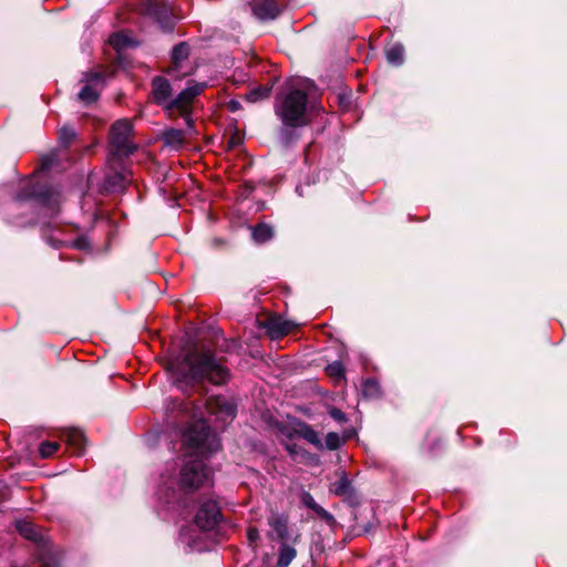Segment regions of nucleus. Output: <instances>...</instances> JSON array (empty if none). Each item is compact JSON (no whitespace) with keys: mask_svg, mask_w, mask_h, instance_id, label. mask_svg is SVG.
<instances>
[{"mask_svg":"<svg viewBox=\"0 0 567 567\" xmlns=\"http://www.w3.org/2000/svg\"><path fill=\"white\" fill-rule=\"evenodd\" d=\"M165 411L171 422L188 423L182 432L188 460L179 472L178 481L167 477L157 491L162 502L172 504L179 498L182 489L197 488L209 477L204 457L219 450L220 443L208 425L206 414L224 427L235 419L237 408L231 400L216 395L209 398L204 406L185 400L169 399L166 401Z\"/></svg>","mask_w":567,"mask_h":567,"instance_id":"nucleus-1","label":"nucleus"},{"mask_svg":"<svg viewBox=\"0 0 567 567\" xmlns=\"http://www.w3.org/2000/svg\"><path fill=\"white\" fill-rule=\"evenodd\" d=\"M169 369L174 374L175 383L181 389L203 381L220 385L229 379V370L210 350L190 349L182 357L172 360Z\"/></svg>","mask_w":567,"mask_h":567,"instance_id":"nucleus-2","label":"nucleus"},{"mask_svg":"<svg viewBox=\"0 0 567 567\" xmlns=\"http://www.w3.org/2000/svg\"><path fill=\"white\" fill-rule=\"evenodd\" d=\"M275 114L282 123L280 138L288 145L293 141L290 128L308 124L309 96L301 81H288L277 92L274 103Z\"/></svg>","mask_w":567,"mask_h":567,"instance_id":"nucleus-3","label":"nucleus"},{"mask_svg":"<svg viewBox=\"0 0 567 567\" xmlns=\"http://www.w3.org/2000/svg\"><path fill=\"white\" fill-rule=\"evenodd\" d=\"M29 198H35L40 210L45 217L53 218L60 212L61 194L52 186H31L22 189L17 195V199L24 200Z\"/></svg>","mask_w":567,"mask_h":567,"instance_id":"nucleus-4","label":"nucleus"},{"mask_svg":"<svg viewBox=\"0 0 567 567\" xmlns=\"http://www.w3.org/2000/svg\"><path fill=\"white\" fill-rule=\"evenodd\" d=\"M132 131V123L127 120L116 121L112 125L111 145L115 155L128 156L135 151V145L130 142Z\"/></svg>","mask_w":567,"mask_h":567,"instance_id":"nucleus-5","label":"nucleus"},{"mask_svg":"<svg viewBox=\"0 0 567 567\" xmlns=\"http://www.w3.org/2000/svg\"><path fill=\"white\" fill-rule=\"evenodd\" d=\"M206 86L207 84L205 82L188 84L176 97L171 100L168 111H178L184 116L187 124L190 125L189 106L193 100L199 95Z\"/></svg>","mask_w":567,"mask_h":567,"instance_id":"nucleus-6","label":"nucleus"},{"mask_svg":"<svg viewBox=\"0 0 567 567\" xmlns=\"http://www.w3.org/2000/svg\"><path fill=\"white\" fill-rule=\"evenodd\" d=\"M221 519L217 502L207 499L203 502L195 515L194 522L203 530H212Z\"/></svg>","mask_w":567,"mask_h":567,"instance_id":"nucleus-7","label":"nucleus"},{"mask_svg":"<svg viewBox=\"0 0 567 567\" xmlns=\"http://www.w3.org/2000/svg\"><path fill=\"white\" fill-rule=\"evenodd\" d=\"M152 100L168 110L172 100V85L164 76H155L152 80Z\"/></svg>","mask_w":567,"mask_h":567,"instance_id":"nucleus-8","label":"nucleus"},{"mask_svg":"<svg viewBox=\"0 0 567 567\" xmlns=\"http://www.w3.org/2000/svg\"><path fill=\"white\" fill-rule=\"evenodd\" d=\"M252 12L260 20H272L278 17L279 9L276 0H261L254 3Z\"/></svg>","mask_w":567,"mask_h":567,"instance_id":"nucleus-9","label":"nucleus"},{"mask_svg":"<svg viewBox=\"0 0 567 567\" xmlns=\"http://www.w3.org/2000/svg\"><path fill=\"white\" fill-rule=\"evenodd\" d=\"M62 439L73 450L75 454H81L84 451L85 436L80 429H66L62 434Z\"/></svg>","mask_w":567,"mask_h":567,"instance_id":"nucleus-10","label":"nucleus"},{"mask_svg":"<svg viewBox=\"0 0 567 567\" xmlns=\"http://www.w3.org/2000/svg\"><path fill=\"white\" fill-rule=\"evenodd\" d=\"M296 324L281 318H271L267 323V331L272 339H279L288 334Z\"/></svg>","mask_w":567,"mask_h":567,"instance_id":"nucleus-11","label":"nucleus"},{"mask_svg":"<svg viewBox=\"0 0 567 567\" xmlns=\"http://www.w3.org/2000/svg\"><path fill=\"white\" fill-rule=\"evenodd\" d=\"M268 523L271 528V537L282 542L289 538L288 518L286 516L272 515Z\"/></svg>","mask_w":567,"mask_h":567,"instance_id":"nucleus-12","label":"nucleus"},{"mask_svg":"<svg viewBox=\"0 0 567 567\" xmlns=\"http://www.w3.org/2000/svg\"><path fill=\"white\" fill-rule=\"evenodd\" d=\"M128 183L127 175L124 171H115L109 173L104 179V187L107 192H121Z\"/></svg>","mask_w":567,"mask_h":567,"instance_id":"nucleus-13","label":"nucleus"},{"mask_svg":"<svg viewBox=\"0 0 567 567\" xmlns=\"http://www.w3.org/2000/svg\"><path fill=\"white\" fill-rule=\"evenodd\" d=\"M81 81L101 92L106 84V74L100 70H90L83 73Z\"/></svg>","mask_w":567,"mask_h":567,"instance_id":"nucleus-14","label":"nucleus"},{"mask_svg":"<svg viewBox=\"0 0 567 567\" xmlns=\"http://www.w3.org/2000/svg\"><path fill=\"white\" fill-rule=\"evenodd\" d=\"M297 434L300 437L305 439L310 444L315 445L317 449H319V450L323 449V443L320 440L318 432L315 431L312 429V426H310L309 424L301 423L299 425V429L297 430Z\"/></svg>","mask_w":567,"mask_h":567,"instance_id":"nucleus-15","label":"nucleus"},{"mask_svg":"<svg viewBox=\"0 0 567 567\" xmlns=\"http://www.w3.org/2000/svg\"><path fill=\"white\" fill-rule=\"evenodd\" d=\"M296 556L297 550L292 546L282 543L278 551L277 567H288Z\"/></svg>","mask_w":567,"mask_h":567,"instance_id":"nucleus-16","label":"nucleus"},{"mask_svg":"<svg viewBox=\"0 0 567 567\" xmlns=\"http://www.w3.org/2000/svg\"><path fill=\"white\" fill-rule=\"evenodd\" d=\"M109 43L117 52L135 45V42L127 34L122 32L113 33L109 39Z\"/></svg>","mask_w":567,"mask_h":567,"instance_id":"nucleus-17","label":"nucleus"},{"mask_svg":"<svg viewBox=\"0 0 567 567\" xmlns=\"http://www.w3.org/2000/svg\"><path fill=\"white\" fill-rule=\"evenodd\" d=\"M331 491L342 497L350 496L352 494L351 482L348 478L346 473H342L341 476L332 484Z\"/></svg>","mask_w":567,"mask_h":567,"instance_id":"nucleus-18","label":"nucleus"},{"mask_svg":"<svg viewBox=\"0 0 567 567\" xmlns=\"http://www.w3.org/2000/svg\"><path fill=\"white\" fill-rule=\"evenodd\" d=\"M404 47L401 43H394L386 51V60L390 64L399 66L404 62Z\"/></svg>","mask_w":567,"mask_h":567,"instance_id":"nucleus-19","label":"nucleus"},{"mask_svg":"<svg viewBox=\"0 0 567 567\" xmlns=\"http://www.w3.org/2000/svg\"><path fill=\"white\" fill-rule=\"evenodd\" d=\"M274 229L265 223H260L252 228V238L256 243L262 244L272 238Z\"/></svg>","mask_w":567,"mask_h":567,"instance_id":"nucleus-20","label":"nucleus"},{"mask_svg":"<svg viewBox=\"0 0 567 567\" xmlns=\"http://www.w3.org/2000/svg\"><path fill=\"white\" fill-rule=\"evenodd\" d=\"M362 395L367 399H377L381 395L380 384L374 379H365L361 384Z\"/></svg>","mask_w":567,"mask_h":567,"instance_id":"nucleus-21","label":"nucleus"},{"mask_svg":"<svg viewBox=\"0 0 567 567\" xmlns=\"http://www.w3.org/2000/svg\"><path fill=\"white\" fill-rule=\"evenodd\" d=\"M18 532L27 539L38 542L40 539V534L35 529L34 525L27 520H18L17 524Z\"/></svg>","mask_w":567,"mask_h":567,"instance_id":"nucleus-22","label":"nucleus"},{"mask_svg":"<svg viewBox=\"0 0 567 567\" xmlns=\"http://www.w3.org/2000/svg\"><path fill=\"white\" fill-rule=\"evenodd\" d=\"M100 93L101 92L99 90L84 84L81 91L78 93V97L81 102L89 105L99 100Z\"/></svg>","mask_w":567,"mask_h":567,"instance_id":"nucleus-23","label":"nucleus"},{"mask_svg":"<svg viewBox=\"0 0 567 567\" xmlns=\"http://www.w3.org/2000/svg\"><path fill=\"white\" fill-rule=\"evenodd\" d=\"M189 55V47L186 42L176 44L172 50V61L177 66Z\"/></svg>","mask_w":567,"mask_h":567,"instance_id":"nucleus-24","label":"nucleus"},{"mask_svg":"<svg viewBox=\"0 0 567 567\" xmlns=\"http://www.w3.org/2000/svg\"><path fill=\"white\" fill-rule=\"evenodd\" d=\"M271 89L268 86H258L252 90H250L247 94V100L249 102H258L267 99L270 95Z\"/></svg>","mask_w":567,"mask_h":567,"instance_id":"nucleus-25","label":"nucleus"},{"mask_svg":"<svg viewBox=\"0 0 567 567\" xmlns=\"http://www.w3.org/2000/svg\"><path fill=\"white\" fill-rule=\"evenodd\" d=\"M165 143L172 146H178L184 142V134L181 130H169L164 134Z\"/></svg>","mask_w":567,"mask_h":567,"instance_id":"nucleus-26","label":"nucleus"},{"mask_svg":"<svg viewBox=\"0 0 567 567\" xmlns=\"http://www.w3.org/2000/svg\"><path fill=\"white\" fill-rule=\"evenodd\" d=\"M60 444L56 442H42L39 447L40 455L43 458L51 457L59 450Z\"/></svg>","mask_w":567,"mask_h":567,"instance_id":"nucleus-27","label":"nucleus"},{"mask_svg":"<svg viewBox=\"0 0 567 567\" xmlns=\"http://www.w3.org/2000/svg\"><path fill=\"white\" fill-rule=\"evenodd\" d=\"M75 131L72 127L63 126L59 132V141L64 147H66L75 138Z\"/></svg>","mask_w":567,"mask_h":567,"instance_id":"nucleus-28","label":"nucleus"},{"mask_svg":"<svg viewBox=\"0 0 567 567\" xmlns=\"http://www.w3.org/2000/svg\"><path fill=\"white\" fill-rule=\"evenodd\" d=\"M327 373L336 379H343L344 368L341 362L334 361L327 367Z\"/></svg>","mask_w":567,"mask_h":567,"instance_id":"nucleus-29","label":"nucleus"},{"mask_svg":"<svg viewBox=\"0 0 567 567\" xmlns=\"http://www.w3.org/2000/svg\"><path fill=\"white\" fill-rule=\"evenodd\" d=\"M324 443L328 450L334 451L341 445V437L338 433L330 432L327 434Z\"/></svg>","mask_w":567,"mask_h":567,"instance_id":"nucleus-30","label":"nucleus"},{"mask_svg":"<svg viewBox=\"0 0 567 567\" xmlns=\"http://www.w3.org/2000/svg\"><path fill=\"white\" fill-rule=\"evenodd\" d=\"M301 502L302 504L312 509L313 512H316V509L320 506L316 503L315 498L312 497V495L308 492H303L302 495H301Z\"/></svg>","mask_w":567,"mask_h":567,"instance_id":"nucleus-31","label":"nucleus"},{"mask_svg":"<svg viewBox=\"0 0 567 567\" xmlns=\"http://www.w3.org/2000/svg\"><path fill=\"white\" fill-rule=\"evenodd\" d=\"M71 247L80 250H86L90 248V243L86 237H79L71 243Z\"/></svg>","mask_w":567,"mask_h":567,"instance_id":"nucleus-32","label":"nucleus"},{"mask_svg":"<svg viewBox=\"0 0 567 567\" xmlns=\"http://www.w3.org/2000/svg\"><path fill=\"white\" fill-rule=\"evenodd\" d=\"M326 523L332 525L334 523V517L328 511H326L322 506H319L316 512Z\"/></svg>","mask_w":567,"mask_h":567,"instance_id":"nucleus-33","label":"nucleus"},{"mask_svg":"<svg viewBox=\"0 0 567 567\" xmlns=\"http://www.w3.org/2000/svg\"><path fill=\"white\" fill-rule=\"evenodd\" d=\"M329 414H330V416L333 420H336L338 422H346L347 421L346 414L341 410H339L337 408L330 409Z\"/></svg>","mask_w":567,"mask_h":567,"instance_id":"nucleus-34","label":"nucleus"},{"mask_svg":"<svg viewBox=\"0 0 567 567\" xmlns=\"http://www.w3.org/2000/svg\"><path fill=\"white\" fill-rule=\"evenodd\" d=\"M55 162V154H49V155H44L41 159V163H42V169L43 171H47L49 169L50 167H52L53 163Z\"/></svg>","mask_w":567,"mask_h":567,"instance_id":"nucleus-35","label":"nucleus"},{"mask_svg":"<svg viewBox=\"0 0 567 567\" xmlns=\"http://www.w3.org/2000/svg\"><path fill=\"white\" fill-rule=\"evenodd\" d=\"M247 536L249 544L254 545L259 539V530L256 527H249Z\"/></svg>","mask_w":567,"mask_h":567,"instance_id":"nucleus-36","label":"nucleus"},{"mask_svg":"<svg viewBox=\"0 0 567 567\" xmlns=\"http://www.w3.org/2000/svg\"><path fill=\"white\" fill-rule=\"evenodd\" d=\"M286 450L292 457H297L303 451L297 444H287Z\"/></svg>","mask_w":567,"mask_h":567,"instance_id":"nucleus-37","label":"nucleus"},{"mask_svg":"<svg viewBox=\"0 0 567 567\" xmlns=\"http://www.w3.org/2000/svg\"><path fill=\"white\" fill-rule=\"evenodd\" d=\"M42 567H50V565L48 563H44Z\"/></svg>","mask_w":567,"mask_h":567,"instance_id":"nucleus-38","label":"nucleus"}]
</instances>
